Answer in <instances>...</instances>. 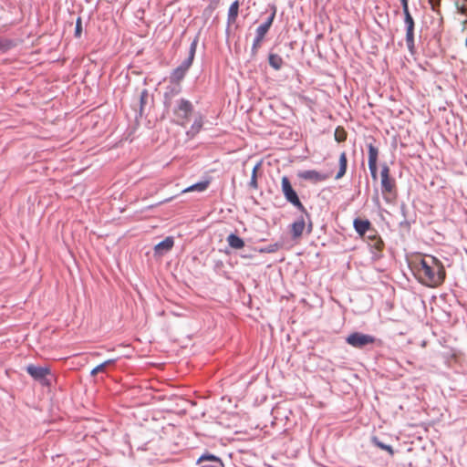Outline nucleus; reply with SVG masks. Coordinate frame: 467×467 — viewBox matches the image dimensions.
Listing matches in <instances>:
<instances>
[{
	"label": "nucleus",
	"mask_w": 467,
	"mask_h": 467,
	"mask_svg": "<svg viewBox=\"0 0 467 467\" xmlns=\"http://www.w3.org/2000/svg\"><path fill=\"white\" fill-rule=\"evenodd\" d=\"M411 266L418 280L427 286L436 287L445 279L442 264L432 255L416 257Z\"/></svg>",
	"instance_id": "nucleus-1"
},
{
	"label": "nucleus",
	"mask_w": 467,
	"mask_h": 467,
	"mask_svg": "<svg viewBox=\"0 0 467 467\" xmlns=\"http://www.w3.org/2000/svg\"><path fill=\"white\" fill-rule=\"evenodd\" d=\"M196 41H193L191 45L188 57L171 72L170 77L171 82L179 84L183 79L186 72L192 64L196 52Z\"/></svg>",
	"instance_id": "nucleus-2"
},
{
	"label": "nucleus",
	"mask_w": 467,
	"mask_h": 467,
	"mask_svg": "<svg viewBox=\"0 0 467 467\" xmlns=\"http://www.w3.org/2000/svg\"><path fill=\"white\" fill-rule=\"evenodd\" d=\"M192 111L193 106L192 102L188 99H181L173 109L174 122L184 127L188 123Z\"/></svg>",
	"instance_id": "nucleus-3"
},
{
	"label": "nucleus",
	"mask_w": 467,
	"mask_h": 467,
	"mask_svg": "<svg viewBox=\"0 0 467 467\" xmlns=\"http://www.w3.org/2000/svg\"><path fill=\"white\" fill-rule=\"evenodd\" d=\"M281 189L285 200L297 208L302 213L307 214V212L301 202L296 192L293 189L289 179L284 176L281 180Z\"/></svg>",
	"instance_id": "nucleus-4"
},
{
	"label": "nucleus",
	"mask_w": 467,
	"mask_h": 467,
	"mask_svg": "<svg viewBox=\"0 0 467 467\" xmlns=\"http://www.w3.org/2000/svg\"><path fill=\"white\" fill-rule=\"evenodd\" d=\"M396 184L394 179L389 176V168L384 165L381 169V191L387 202L394 197Z\"/></svg>",
	"instance_id": "nucleus-5"
},
{
	"label": "nucleus",
	"mask_w": 467,
	"mask_h": 467,
	"mask_svg": "<svg viewBox=\"0 0 467 467\" xmlns=\"http://www.w3.org/2000/svg\"><path fill=\"white\" fill-rule=\"evenodd\" d=\"M26 372L36 381L40 382L43 386H50L51 370L48 366L40 367L29 364L26 367Z\"/></svg>",
	"instance_id": "nucleus-6"
},
{
	"label": "nucleus",
	"mask_w": 467,
	"mask_h": 467,
	"mask_svg": "<svg viewBox=\"0 0 467 467\" xmlns=\"http://www.w3.org/2000/svg\"><path fill=\"white\" fill-rule=\"evenodd\" d=\"M376 338L373 336L354 332L348 336L346 342L357 348H361L367 345L375 343Z\"/></svg>",
	"instance_id": "nucleus-7"
},
{
	"label": "nucleus",
	"mask_w": 467,
	"mask_h": 467,
	"mask_svg": "<svg viewBox=\"0 0 467 467\" xmlns=\"http://www.w3.org/2000/svg\"><path fill=\"white\" fill-rule=\"evenodd\" d=\"M297 176L305 181L311 182L313 183H318L327 181L332 176L331 172H320L316 170H306L299 171Z\"/></svg>",
	"instance_id": "nucleus-8"
},
{
	"label": "nucleus",
	"mask_w": 467,
	"mask_h": 467,
	"mask_svg": "<svg viewBox=\"0 0 467 467\" xmlns=\"http://www.w3.org/2000/svg\"><path fill=\"white\" fill-rule=\"evenodd\" d=\"M404 21L406 24V44L408 48L411 51L414 47V20L410 13L404 15Z\"/></svg>",
	"instance_id": "nucleus-9"
},
{
	"label": "nucleus",
	"mask_w": 467,
	"mask_h": 467,
	"mask_svg": "<svg viewBox=\"0 0 467 467\" xmlns=\"http://www.w3.org/2000/svg\"><path fill=\"white\" fill-rule=\"evenodd\" d=\"M355 231L361 236L365 237V234L372 228L371 223L365 219L356 218L353 222Z\"/></svg>",
	"instance_id": "nucleus-10"
},
{
	"label": "nucleus",
	"mask_w": 467,
	"mask_h": 467,
	"mask_svg": "<svg viewBox=\"0 0 467 467\" xmlns=\"http://www.w3.org/2000/svg\"><path fill=\"white\" fill-rule=\"evenodd\" d=\"M173 245H174L173 237L168 236L163 241H161V243L157 244L154 246V252L158 255H162L163 254L171 250Z\"/></svg>",
	"instance_id": "nucleus-11"
},
{
	"label": "nucleus",
	"mask_w": 467,
	"mask_h": 467,
	"mask_svg": "<svg viewBox=\"0 0 467 467\" xmlns=\"http://www.w3.org/2000/svg\"><path fill=\"white\" fill-rule=\"evenodd\" d=\"M306 227V222L304 218H300L297 221L294 222L291 225V233L293 238L296 239L299 238L305 230Z\"/></svg>",
	"instance_id": "nucleus-12"
},
{
	"label": "nucleus",
	"mask_w": 467,
	"mask_h": 467,
	"mask_svg": "<svg viewBox=\"0 0 467 467\" xmlns=\"http://www.w3.org/2000/svg\"><path fill=\"white\" fill-rule=\"evenodd\" d=\"M347 167H348L347 153L345 151H343V152H341V154L339 156V170L335 176L336 180L341 179L346 174Z\"/></svg>",
	"instance_id": "nucleus-13"
},
{
	"label": "nucleus",
	"mask_w": 467,
	"mask_h": 467,
	"mask_svg": "<svg viewBox=\"0 0 467 467\" xmlns=\"http://www.w3.org/2000/svg\"><path fill=\"white\" fill-rule=\"evenodd\" d=\"M274 18H275V13H273L268 18L267 20L260 25L257 29H256V36H262L265 38V36L266 35V33L268 32L269 28L271 27L272 26V23L274 21Z\"/></svg>",
	"instance_id": "nucleus-14"
},
{
	"label": "nucleus",
	"mask_w": 467,
	"mask_h": 467,
	"mask_svg": "<svg viewBox=\"0 0 467 467\" xmlns=\"http://www.w3.org/2000/svg\"><path fill=\"white\" fill-rule=\"evenodd\" d=\"M368 245L371 249H373V253L376 254V256H379V254L382 252L384 248V242L379 235L378 237H374V239L368 242Z\"/></svg>",
	"instance_id": "nucleus-15"
},
{
	"label": "nucleus",
	"mask_w": 467,
	"mask_h": 467,
	"mask_svg": "<svg viewBox=\"0 0 467 467\" xmlns=\"http://www.w3.org/2000/svg\"><path fill=\"white\" fill-rule=\"evenodd\" d=\"M210 185V181L206 180L203 182H197L195 184H192L189 186L188 188H185L182 191V193L191 192H204L208 186Z\"/></svg>",
	"instance_id": "nucleus-16"
},
{
	"label": "nucleus",
	"mask_w": 467,
	"mask_h": 467,
	"mask_svg": "<svg viewBox=\"0 0 467 467\" xmlns=\"http://www.w3.org/2000/svg\"><path fill=\"white\" fill-rule=\"evenodd\" d=\"M227 242L228 244L234 249H242L244 247V240L234 234L228 235Z\"/></svg>",
	"instance_id": "nucleus-17"
},
{
	"label": "nucleus",
	"mask_w": 467,
	"mask_h": 467,
	"mask_svg": "<svg viewBox=\"0 0 467 467\" xmlns=\"http://www.w3.org/2000/svg\"><path fill=\"white\" fill-rule=\"evenodd\" d=\"M239 11V2L234 1L229 7L228 11V23L234 24L236 21Z\"/></svg>",
	"instance_id": "nucleus-18"
},
{
	"label": "nucleus",
	"mask_w": 467,
	"mask_h": 467,
	"mask_svg": "<svg viewBox=\"0 0 467 467\" xmlns=\"http://www.w3.org/2000/svg\"><path fill=\"white\" fill-rule=\"evenodd\" d=\"M268 61H269L270 66L276 70L280 69L284 63L281 56H279L277 54H270L269 57H268Z\"/></svg>",
	"instance_id": "nucleus-19"
},
{
	"label": "nucleus",
	"mask_w": 467,
	"mask_h": 467,
	"mask_svg": "<svg viewBox=\"0 0 467 467\" xmlns=\"http://www.w3.org/2000/svg\"><path fill=\"white\" fill-rule=\"evenodd\" d=\"M378 149L374 147L372 144L368 146V166H373L377 164L378 161Z\"/></svg>",
	"instance_id": "nucleus-20"
},
{
	"label": "nucleus",
	"mask_w": 467,
	"mask_h": 467,
	"mask_svg": "<svg viewBox=\"0 0 467 467\" xmlns=\"http://www.w3.org/2000/svg\"><path fill=\"white\" fill-rule=\"evenodd\" d=\"M347 131L341 126H338L335 130L334 137L337 142H343L347 140Z\"/></svg>",
	"instance_id": "nucleus-21"
},
{
	"label": "nucleus",
	"mask_w": 467,
	"mask_h": 467,
	"mask_svg": "<svg viewBox=\"0 0 467 467\" xmlns=\"http://www.w3.org/2000/svg\"><path fill=\"white\" fill-rule=\"evenodd\" d=\"M180 92V88H171L170 92H165L164 98H165V105L168 107L171 105V99L177 95Z\"/></svg>",
	"instance_id": "nucleus-22"
},
{
	"label": "nucleus",
	"mask_w": 467,
	"mask_h": 467,
	"mask_svg": "<svg viewBox=\"0 0 467 467\" xmlns=\"http://www.w3.org/2000/svg\"><path fill=\"white\" fill-rule=\"evenodd\" d=\"M373 442H374V444L376 446H378L379 448L388 451L390 455L394 454V451H393V449H392V447L390 445L384 444V443H382L381 441H379L376 438L373 439Z\"/></svg>",
	"instance_id": "nucleus-23"
},
{
	"label": "nucleus",
	"mask_w": 467,
	"mask_h": 467,
	"mask_svg": "<svg viewBox=\"0 0 467 467\" xmlns=\"http://www.w3.org/2000/svg\"><path fill=\"white\" fill-rule=\"evenodd\" d=\"M202 127V119L200 117L194 120L193 124L192 125L190 132H192L194 135L200 131Z\"/></svg>",
	"instance_id": "nucleus-24"
},
{
	"label": "nucleus",
	"mask_w": 467,
	"mask_h": 467,
	"mask_svg": "<svg viewBox=\"0 0 467 467\" xmlns=\"http://www.w3.org/2000/svg\"><path fill=\"white\" fill-rule=\"evenodd\" d=\"M263 40H264V37L257 36H255L254 43H253V47H252L253 55H255L257 53L258 49L261 47Z\"/></svg>",
	"instance_id": "nucleus-25"
},
{
	"label": "nucleus",
	"mask_w": 467,
	"mask_h": 467,
	"mask_svg": "<svg viewBox=\"0 0 467 467\" xmlns=\"http://www.w3.org/2000/svg\"><path fill=\"white\" fill-rule=\"evenodd\" d=\"M81 32H82V21H81V18L78 17L77 19L76 29H75L76 37H80Z\"/></svg>",
	"instance_id": "nucleus-26"
},
{
	"label": "nucleus",
	"mask_w": 467,
	"mask_h": 467,
	"mask_svg": "<svg viewBox=\"0 0 467 467\" xmlns=\"http://www.w3.org/2000/svg\"><path fill=\"white\" fill-rule=\"evenodd\" d=\"M105 369H106L105 365L103 363H101V364L98 365L97 367H95L91 370L90 374H91V376H96L97 374H99L100 372H104Z\"/></svg>",
	"instance_id": "nucleus-27"
},
{
	"label": "nucleus",
	"mask_w": 467,
	"mask_h": 467,
	"mask_svg": "<svg viewBox=\"0 0 467 467\" xmlns=\"http://www.w3.org/2000/svg\"><path fill=\"white\" fill-rule=\"evenodd\" d=\"M256 171H257V166L254 167L253 170V175H252V179H251V182H250V185L254 189L257 188Z\"/></svg>",
	"instance_id": "nucleus-28"
},
{
	"label": "nucleus",
	"mask_w": 467,
	"mask_h": 467,
	"mask_svg": "<svg viewBox=\"0 0 467 467\" xmlns=\"http://www.w3.org/2000/svg\"><path fill=\"white\" fill-rule=\"evenodd\" d=\"M10 47L11 44L8 41L0 39V51H6Z\"/></svg>",
	"instance_id": "nucleus-29"
},
{
	"label": "nucleus",
	"mask_w": 467,
	"mask_h": 467,
	"mask_svg": "<svg viewBox=\"0 0 467 467\" xmlns=\"http://www.w3.org/2000/svg\"><path fill=\"white\" fill-rule=\"evenodd\" d=\"M379 234L374 228H371L370 231L368 232V235L366 236L368 242L374 239V237H378Z\"/></svg>",
	"instance_id": "nucleus-30"
},
{
	"label": "nucleus",
	"mask_w": 467,
	"mask_h": 467,
	"mask_svg": "<svg viewBox=\"0 0 467 467\" xmlns=\"http://www.w3.org/2000/svg\"><path fill=\"white\" fill-rule=\"evenodd\" d=\"M400 2L402 5L403 14L405 15V14L410 13L408 0H400Z\"/></svg>",
	"instance_id": "nucleus-31"
},
{
	"label": "nucleus",
	"mask_w": 467,
	"mask_h": 467,
	"mask_svg": "<svg viewBox=\"0 0 467 467\" xmlns=\"http://www.w3.org/2000/svg\"><path fill=\"white\" fill-rule=\"evenodd\" d=\"M368 168H369L372 178L376 179L377 178V164H374V167L372 165L368 166Z\"/></svg>",
	"instance_id": "nucleus-32"
},
{
	"label": "nucleus",
	"mask_w": 467,
	"mask_h": 467,
	"mask_svg": "<svg viewBox=\"0 0 467 467\" xmlns=\"http://www.w3.org/2000/svg\"><path fill=\"white\" fill-rule=\"evenodd\" d=\"M429 3L431 4V8L435 10L436 7L440 5L441 0H429Z\"/></svg>",
	"instance_id": "nucleus-33"
},
{
	"label": "nucleus",
	"mask_w": 467,
	"mask_h": 467,
	"mask_svg": "<svg viewBox=\"0 0 467 467\" xmlns=\"http://www.w3.org/2000/svg\"><path fill=\"white\" fill-rule=\"evenodd\" d=\"M116 360H117L116 358L108 359V360L104 361L103 364L107 368V366L114 364L116 362Z\"/></svg>",
	"instance_id": "nucleus-34"
},
{
	"label": "nucleus",
	"mask_w": 467,
	"mask_h": 467,
	"mask_svg": "<svg viewBox=\"0 0 467 467\" xmlns=\"http://www.w3.org/2000/svg\"><path fill=\"white\" fill-rule=\"evenodd\" d=\"M466 9H467V0H463L462 5L461 7V12L465 13Z\"/></svg>",
	"instance_id": "nucleus-35"
},
{
	"label": "nucleus",
	"mask_w": 467,
	"mask_h": 467,
	"mask_svg": "<svg viewBox=\"0 0 467 467\" xmlns=\"http://www.w3.org/2000/svg\"><path fill=\"white\" fill-rule=\"evenodd\" d=\"M465 44H466V46H467V38H466Z\"/></svg>",
	"instance_id": "nucleus-36"
}]
</instances>
